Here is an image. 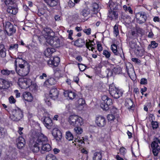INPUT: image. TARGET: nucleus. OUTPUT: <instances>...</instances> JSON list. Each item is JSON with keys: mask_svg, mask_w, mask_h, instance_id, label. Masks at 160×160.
I'll return each mask as SVG.
<instances>
[{"mask_svg": "<svg viewBox=\"0 0 160 160\" xmlns=\"http://www.w3.org/2000/svg\"><path fill=\"white\" fill-rule=\"evenodd\" d=\"M36 143L41 146V150L40 151L42 153H44L48 152L51 149L50 145L48 143V140L47 137L41 133L39 135L38 138L34 140Z\"/></svg>", "mask_w": 160, "mask_h": 160, "instance_id": "obj_1", "label": "nucleus"}, {"mask_svg": "<svg viewBox=\"0 0 160 160\" xmlns=\"http://www.w3.org/2000/svg\"><path fill=\"white\" fill-rule=\"evenodd\" d=\"M17 62L21 63H19V67L20 68L18 70H16L17 74L21 76H26L29 72L30 66L29 64L25 60L22 59V58H18L15 60V65Z\"/></svg>", "mask_w": 160, "mask_h": 160, "instance_id": "obj_2", "label": "nucleus"}, {"mask_svg": "<svg viewBox=\"0 0 160 160\" xmlns=\"http://www.w3.org/2000/svg\"><path fill=\"white\" fill-rule=\"evenodd\" d=\"M18 84L22 89H26L28 88L32 90H35L38 87L36 83L31 79L24 78L18 79Z\"/></svg>", "mask_w": 160, "mask_h": 160, "instance_id": "obj_3", "label": "nucleus"}, {"mask_svg": "<svg viewBox=\"0 0 160 160\" xmlns=\"http://www.w3.org/2000/svg\"><path fill=\"white\" fill-rule=\"evenodd\" d=\"M23 117L22 111L18 107L12 109L11 113V119L15 121L20 120Z\"/></svg>", "mask_w": 160, "mask_h": 160, "instance_id": "obj_4", "label": "nucleus"}, {"mask_svg": "<svg viewBox=\"0 0 160 160\" xmlns=\"http://www.w3.org/2000/svg\"><path fill=\"white\" fill-rule=\"evenodd\" d=\"M151 146L152 149V153L155 156H157L160 152V136L155 137L152 142Z\"/></svg>", "mask_w": 160, "mask_h": 160, "instance_id": "obj_5", "label": "nucleus"}, {"mask_svg": "<svg viewBox=\"0 0 160 160\" xmlns=\"http://www.w3.org/2000/svg\"><path fill=\"white\" fill-rule=\"evenodd\" d=\"M109 91L112 97L116 99L122 96L123 93L121 90L113 86H111L109 87Z\"/></svg>", "mask_w": 160, "mask_h": 160, "instance_id": "obj_6", "label": "nucleus"}, {"mask_svg": "<svg viewBox=\"0 0 160 160\" xmlns=\"http://www.w3.org/2000/svg\"><path fill=\"white\" fill-rule=\"evenodd\" d=\"M102 99L103 102L100 104L101 108L104 110H108L109 109L108 106L112 104V100L106 95L102 96Z\"/></svg>", "mask_w": 160, "mask_h": 160, "instance_id": "obj_7", "label": "nucleus"}, {"mask_svg": "<svg viewBox=\"0 0 160 160\" xmlns=\"http://www.w3.org/2000/svg\"><path fill=\"white\" fill-rule=\"evenodd\" d=\"M46 40L48 44L53 47L57 48L60 46V40L57 37L50 36V37L47 39Z\"/></svg>", "mask_w": 160, "mask_h": 160, "instance_id": "obj_8", "label": "nucleus"}, {"mask_svg": "<svg viewBox=\"0 0 160 160\" xmlns=\"http://www.w3.org/2000/svg\"><path fill=\"white\" fill-rule=\"evenodd\" d=\"M130 45L131 48H134V52L136 55L141 57L143 55L144 50L138 46H137L133 41H131L130 42Z\"/></svg>", "mask_w": 160, "mask_h": 160, "instance_id": "obj_9", "label": "nucleus"}, {"mask_svg": "<svg viewBox=\"0 0 160 160\" xmlns=\"http://www.w3.org/2000/svg\"><path fill=\"white\" fill-rule=\"evenodd\" d=\"M136 18L137 22L139 24L144 23L147 19L146 13L144 12H139L136 13Z\"/></svg>", "mask_w": 160, "mask_h": 160, "instance_id": "obj_10", "label": "nucleus"}, {"mask_svg": "<svg viewBox=\"0 0 160 160\" xmlns=\"http://www.w3.org/2000/svg\"><path fill=\"white\" fill-rule=\"evenodd\" d=\"M39 135L37 133H34L33 134V136L32 137V139L33 141V145L31 147V149L33 152H37L40 150V146L37 143H36L34 140L36 138H38Z\"/></svg>", "mask_w": 160, "mask_h": 160, "instance_id": "obj_11", "label": "nucleus"}, {"mask_svg": "<svg viewBox=\"0 0 160 160\" xmlns=\"http://www.w3.org/2000/svg\"><path fill=\"white\" fill-rule=\"evenodd\" d=\"M107 121L105 118L102 116H99L96 118V123L97 125L100 127H104L106 124Z\"/></svg>", "mask_w": 160, "mask_h": 160, "instance_id": "obj_12", "label": "nucleus"}, {"mask_svg": "<svg viewBox=\"0 0 160 160\" xmlns=\"http://www.w3.org/2000/svg\"><path fill=\"white\" fill-rule=\"evenodd\" d=\"M52 134L57 141H59L61 140L62 134L60 131L57 128H54L53 129Z\"/></svg>", "mask_w": 160, "mask_h": 160, "instance_id": "obj_13", "label": "nucleus"}, {"mask_svg": "<svg viewBox=\"0 0 160 160\" xmlns=\"http://www.w3.org/2000/svg\"><path fill=\"white\" fill-rule=\"evenodd\" d=\"M42 119H43V122L45 126L48 129H51L53 125L51 119L48 117H43Z\"/></svg>", "mask_w": 160, "mask_h": 160, "instance_id": "obj_14", "label": "nucleus"}, {"mask_svg": "<svg viewBox=\"0 0 160 160\" xmlns=\"http://www.w3.org/2000/svg\"><path fill=\"white\" fill-rule=\"evenodd\" d=\"M58 91L56 88H52L50 91L49 96L50 98L53 100L58 98Z\"/></svg>", "mask_w": 160, "mask_h": 160, "instance_id": "obj_15", "label": "nucleus"}, {"mask_svg": "<svg viewBox=\"0 0 160 160\" xmlns=\"http://www.w3.org/2000/svg\"><path fill=\"white\" fill-rule=\"evenodd\" d=\"M17 146L19 149H21L24 146L26 142L22 137H19L17 140Z\"/></svg>", "mask_w": 160, "mask_h": 160, "instance_id": "obj_16", "label": "nucleus"}, {"mask_svg": "<svg viewBox=\"0 0 160 160\" xmlns=\"http://www.w3.org/2000/svg\"><path fill=\"white\" fill-rule=\"evenodd\" d=\"M125 105L129 110L133 109L134 106L132 100L130 98H127L126 99Z\"/></svg>", "mask_w": 160, "mask_h": 160, "instance_id": "obj_17", "label": "nucleus"}, {"mask_svg": "<svg viewBox=\"0 0 160 160\" xmlns=\"http://www.w3.org/2000/svg\"><path fill=\"white\" fill-rule=\"evenodd\" d=\"M60 62L59 58L58 57H55L52 59H50L48 61V64L52 65L55 67H57L59 64Z\"/></svg>", "mask_w": 160, "mask_h": 160, "instance_id": "obj_18", "label": "nucleus"}, {"mask_svg": "<svg viewBox=\"0 0 160 160\" xmlns=\"http://www.w3.org/2000/svg\"><path fill=\"white\" fill-rule=\"evenodd\" d=\"M108 17L111 20H116L118 18V12L116 11L109 10Z\"/></svg>", "mask_w": 160, "mask_h": 160, "instance_id": "obj_19", "label": "nucleus"}, {"mask_svg": "<svg viewBox=\"0 0 160 160\" xmlns=\"http://www.w3.org/2000/svg\"><path fill=\"white\" fill-rule=\"evenodd\" d=\"M64 95L65 97H68L70 99L74 98L76 95L75 93L69 90L65 91L64 92Z\"/></svg>", "mask_w": 160, "mask_h": 160, "instance_id": "obj_20", "label": "nucleus"}, {"mask_svg": "<svg viewBox=\"0 0 160 160\" xmlns=\"http://www.w3.org/2000/svg\"><path fill=\"white\" fill-rule=\"evenodd\" d=\"M44 32L45 33L47 34L45 35V36L44 37L43 39L45 40L47 39L50 36H52L53 35V32L49 28H45L44 29Z\"/></svg>", "mask_w": 160, "mask_h": 160, "instance_id": "obj_21", "label": "nucleus"}, {"mask_svg": "<svg viewBox=\"0 0 160 160\" xmlns=\"http://www.w3.org/2000/svg\"><path fill=\"white\" fill-rule=\"evenodd\" d=\"M23 97L24 99L28 102H31L33 99V97L31 93L28 92L23 93Z\"/></svg>", "mask_w": 160, "mask_h": 160, "instance_id": "obj_22", "label": "nucleus"}, {"mask_svg": "<svg viewBox=\"0 0 160 160\" xmlns=\"http://www.w3.org/2000/svg\"><path fill=\"white\" fill-rule=\"evenodd\" d=\"M56 51L54 48H47L44 51V54L45 56L47 57H50L53 52Z\"/></svg>", "mask_w": 160, "mask_h": 160, "instance_id": "obj_23", "label": "nucleus"}, {"mask_svg": "<svg viewBox=\"0 0 160 160\" xmlns=\"http://www.w3.org/2000/svg\"><path fill=\"white\" fill-rule=\"evenodd\" d=\"M56 82V80L53 78H51L46 80L44 83V86L48 87L49 85H52Z\"/></svg>", "mask_w": 160, "mask_h": 160, "instance_id": "obj_24", "label": "nucleus"}, {"mask_svg": "<svg viewBox=\"0 0 160 160\" xmlns=\"http://www.w3.org/2000/svg\"><path fill=\"white\" fill-rule=\"evenodd\" d=\"M44 1L48 5L52 7L57 6L59 3L58 0H44Z\"/></svg>", "mask_w": 160, "mask_h": 160, "instance_id": "obj_25", "label": "nucleus"}, {"mask_svg": "<svg viewBox=\"0 0 160 160\" xmlns=\"http://www.w3.org/2000/svg\"><path fill=\"white\" fill-rule=\"evenodd\" d=\"M76 118L75 121V126H80L82 125L83 124V121L82 118L79 117L78 116H76Z\"/></svg>", "mask_w": 160, "mask_h": 160, "instance_id": "obj_26", "label": "nucleus"}, {"mask_svg": "<svg viewBox=\"0 0 160 160\" xmlns=\"http://www.w3.org/2000/svg\"><path fill=\"white\" fill-rule=\"evenodd\" d=\"M85 44L84 39L79 38L74 42V45L79 47H82Z\"/></svg>", "mask_w": 160, "mask_h": 160, "instance_id": "obj_27", "label": "nucleus"}, {"mask_svg": "<svg viewBox=\"0 0 160 160\" xmlns=\"http://www.w3.org/2000/svg\"><path fill=\"white\" fill-rule=\"evenodd\" d=\"M102 152L100 151L95 152L92 157L93 160H102Z\"/></svg>", "mask_w": 160, "mask_h": 160, "instance_id": "obj_28", "label": "nucleus"}, {"mask_svg": "<svg viewBox=\"0 0 160 160\" xmlns=\"http://www.w3.org/2000/svg\"><path fill=\"white\" fill-rule=\"evenodd\" d=\"M118 5L117 3H114L112 2H109V7L110 8V10H116L118 9Z\"/></svg>", "mask_w": 160, "mask_h": 160, "instance_id": "obj_29", "label": "nucleus"}, {"mask_svg": "<svg viewBox=\"0 0 160 160\" xmlns=\"http://www.w3.org/2000/svg\"><path fill=\"white\" fill-rule=\"evenodd\" d=\"M76 115H71L68 118V122L69 124L71 126H72L75 127V124L76 123H75V119L76 118H75Z\"/></svg>", "mask_w": 160, "mask_h": 160, "instance_id": "obj_30", "label": "nucleus"}, {"mask_svg": "<svg viewBox=\"0 0 160 160\" xmlns=\"http://www.w3.org/2000/svg\"><path fill=\"white\" fill-rule=\"evenodd\" d=\"M3 26L5 29V31L6 32L8 36H9V32H10V22H6L3 23Z\"/></svg>", "mask_w": 160, "mask_h": 160, "instance_id": "obj_31", "label": "nucleus"}, {"mask_svg": "<svg viewBox=\"0 0 160 160\" xmlns=\"http://www.w3.org/2000/svg\"><path fill=\"white\" fill-rule=\"evenodd\" d=\"M6 49L3 45L0 44V55L2 58L5 57L6 56Z\"/></svg>", "mask_w": 160, "mask_h": 160, "instance_id": "obj_32", "label": "nucleus"}, {"mask_svg": "<svg viewBox=\"0 0 160 160\" xmlns=\"http://www.w3.org/2000/svg\"><path fill=\"white\" fill-rule=\"evenodd\" d=\"M111 48L112 52L114 53L115 55L119 56L120 53L118 51L117 47L116 44H113L111 46Z\"/></svg>", "mask_w": 160, "mask_h": 160, "instance_id": "obj_33", "label": "nucleus"}, {"mask_svg": "<svg viewBox=\"0 0 160 160\" xmlns=\"http://www.w3.org/2000/svg\"><path fill=\"white\" fill-rule=\"evenodd\" d=\"M12 6H11V10H12V14L13 15H16L18 12V5L17 4H11Z\"/></svg>", "mask_w": 160, "mask_h": 160, "instance_id": "obj_34", "label": "nucleus"}, {"mask_svg": "<svg viewBox=\"0 0 160 160\" xmlns=\"http://www.w3.org/2000/svg\"><path fill=\"white\" fill-rule=\"evenodd\" d=\"M72 145L75 146H76V143L78 142L79 144H82L84 143L83 141V138L82 137V138H80V137H77V138H75L74 140V142H72Z\"/></svg>", "mask_w": 160, "mask_h": 160, "instance_id": "obj_35", "label": "nucleus"}, {"mask_svg": "<svg viewBox=\"0 0 160 160\" xmlns=\"http://www.w3.org/2000/svg\"><path fill=\"white\" fill-rule=\"evenodd\" d=\"M44 100L45 104L47 105L48 107H52V102L50 97L46 96Z\"/></svg>", "mask_w": 160, "mask_h": 160, "instance_id": "obj_36", "label": "nucleus"}, {"mask_svg": "<svg viewBox=\"0 0 160 160\" xmlns=\"http://www.w3.org/2000/svg\"><path fill=\"white\" fill-rule=\"evenodd\" d=\"M126 67L127 72L129 77L130 76L133 75L135 73V71L132 66L130 68H128L127 66H126Z\"/></svg>", "mask_w": 160, "mask_h": 160, "instance_id": "obj_37", "label": "nucleus"}, {"mask_svg": "<svg viewBox=\"0 0 160 160\" xmlns=\"http://www.w3.org/2000/svg\"><path fill=\"white\" fill-rule=\"evenodd\" d=\"M158 45V43H156L154 41H152L150 44H149L148 47V49H150L151 48H156Z\"/></svg>", "mask_w": 160, "mask_h": 160, "instance_id": "obj_38", "label": "nucleus"}, {"mask_svg": "<svg viewBox=\"0 0 160 160\" xmlns=\"http://www.w3.org/2000/svg\"><path fill=\"white\" fill-rule=\"evenodd\" d=\"M66 138L68 141H71L72 140L73 137L71 132L68 131L66 132Z\"/></svg>", "mask_w": 160, "mask_h": 160, "instance_id": "obj_39", "label": "nucleus"}, {"mask_svg": "<svg viewBox=\"0 0 160 160\" xmlns=\"http://www.w3.org/2000/svg\"><path fill=\"white\" fill-rule=\"evenodd\" d=\"M90 10L88 8L83 9L81 12V14L84 17H86L90 13Z\"/></svg>", "mask_w": 160, "mask_h": 160, "instance_id": "obj_40", "label": "nucleus"}, {"mask_svg": "<svg viewBox=\"0 0 160 160\" xmlns=\"http://www.w3.org/2000/svg\"><path fill=\"white\" fill-rule=\"evenodd\" d=\"M5 4V7L7 8V11L8 13H10V0H5L4 1Z\"/></svg>", "mask_w": 160, "mask_h": 160, "instance_id": "obj_41", "label": "nucleus"}, {"mask_svg": "<svg viewBox=\"0 0 160 160\" xmlns=\"http://www.w3.org/2000/svg\"><path fill=\"white\" fill-rule=\"evenodd\" d=\"M74 130L75 133L78 134H81L83 132L82 129L80 126H75Z\"/></svg>", "mask_w": 160, "mask_h": 160, "instance_id": "obj_42", "label": "nucleus"}, {"mask_svg": "<svg viewBox=\"0 0 160 160\" xmlns=\"http://www.w3.org/2000/svg\"><path fill=\"white\" fill-rule=\"evenodd\" d=\"M92 11L94 14H96L98 12L99 6L96 3H94L92 6Z\"/></svg>", "mask_w": 160, "mask_h": 160, "instance_id": "obj_43", "label": "nucleus"}, {"mask_svg": "<svg viewBox=\"0 0 160 160\" xmlns=\"http://www.w3.org/2000/svg\"><path fill=\"white\" fill-rule=\"evenodd\" d=\"M46 160H56V158L53 154H49L46 156Z\"/></svg>", "mask_w": 160, "mask_h": 160, "instance_id": "obj_44", "label": "nucleus"}, {"mask_svg": "<svg viewBox=\"0 0 160 160\" xmlns=\"http://www.w3.org/2000/svg\"><path fill=\"white\" fill-rule=\"evenodd\" d=\"M123 8L125 11L128 12L130 14H132L133 13V11L132 10L131 7L130 6L128 7L126 5L123 6Z\"/></svg>", "mask_w": 160, "mask_h": 160, "instance_id": "obj_45", "label": "nucleus"}, {"mask_svg": "<svg viewBox=\"0 0 160 160\" xmlns=\"http://www.w3.org/2000/svg\"><path fill=\"white\" fill-rule=\"evenodd\" d=\"M6 130L3 128L0 127V138L4 137Z\"/></svg>", "mask_w": 160, "mask_h": 160, "instance_id": "obj_46", "label": "nucleus"}, {"mask_svg": "<svg viewBox=\"0 0 160 160\" xmlns=\"http://www.w3.org/2000/svg\"><path fill=\"white\" fill-rule=\"evenodd\" d=\"M116 116L115 113L114 114H109L107 116V118L108 121H113V120L115 118Z\"/></svg>", "mask_w": 160, "mask_h": 160, "instance_id": "obj_47", "label": "nucleus"}, {"mask_svg": "<svg viewBox=\"0 0 160 160\" xmlns=\"http://www.w3.org/2000/svg\"><path fill=\"white\" fill-rule=\"evenodd\" d=\"M11 154H12V159L13 160L15 159L16 158L17 155L16 150L15 149H12V150L11 151Z\"/></svg>", "mask_w": 160, "mask_h": 160, "instance_id": "obj_48", "label": "nucleus"}, {"mask_svg": "<svg viewBox=\"0 0 160 160\" xmlns=\"http://www.w3.org/2000/svg\"><path fill=\"white\" fill-rule=\"evenodd\" d=\"M16 26H13L11 24V36L16 32Z\"/></svg>", "mask_w": 160, "mask_h": 160, "instance_id": "obj_49", "label": "nucleus"}, {"mask_svg": "<svg viewBox=\"0 0 160 160\" xmlns=\"http://www.w3.org/2000/svg\"><path fill=\"white\" fill-rule=\"evenodd\" d=\"M4 87L3 89H8L10 86V83L8 81L4 80L3 81Z\"/></svg>", "mask_w": 160, "mask_h": 160, "instance_id": "obj_50", "label": "nucleus"}, {"mask_svg": "<svg viewBox=\"0 0 160 160\" xmlns=\"http://www.w3.org/2000/svg\"><path fill=\"white\" fill-rule=\"evenodd\" d=\"M6 37V34L5 32L0 29V38H1L2 39L5 38Z\"/></svg>", "mask_w": 160, "mask_h": 160, "instance_id": "obj_51", "label": "nucleus"}, {"mask_svg": "<svg viewBox=\"0 0 160 160\" xmlns=\"http://www.w3.org/2000/svg\"><path fill=\"white\" fill-rule=\"evenodd\" d=\"M114 33L117 36L119 34V30L118 29V26L116 24L114 27L113 28Z\"/></svg>", "mask_w": 160, "mask_h": 160, "instance_id": "obj_52", "label": "nucleus"}, {"mask_svg": "<svg viewBox=\"0 0 160 160\" xmlns=\"http://www.w3.org/2000/svg\"><path fill=\"white\" fill-rule=\"evenodd\" d=\"M151 124L153 129H156L158 127V123L157 121H152L151 122Z\"/></svg>", "mask_w": 160, "mask_h": 160, "instance_id": "obj_53", "label": "nucleus"}, {"mask_svg": "<svg viewBox=\"0 0 160 160\" xmlns=\"http://www.w3.org/2000/svg\"><path fill=\"white\" fill-rule=\"evenodd\" d=\"M103 54L107 58H109L111 56L110 53L107 50H104L103 52Z\"/></svg>", "mask_w": 160, "mask_h": 160, "instance_id": "obj_54", "label": "nucleus"}, {"mask_svg": "<svg viewBox=\"0 0 160 160\" xmlns=\"http://www.w3.org/2000/svg\"><path fill=\"white\" fill-rule=\"evenodd\" d=\"M121 18L124 20H125L126 21H127V20H128V21H129L131 19V17L127 14H122L121 16Z\"/></svg>", "mask_w": 160, "mask_h": 160, "instance_id": "obj_55", "label": "nucleus"}, {"mask_svg": "<svg viewBox=\"0 0 160 160\" xmlns=\"http://www.w3.org/2000/svg\"><path fill=\"white\" fill-rule=\"evenodd\" d=\"M78 102L79 106H82L85 103V101L82 98H80L78 100Z\"/></svg>", "mask_w": 160, "mask_h": 160, "instance_id": "obj_56", "label": "nucleus"}, {"mask_svg": "<svg viewBox=\"0 0 160 160\" xmlns=\"http://www.w3.org/2000/svg\"><path fill=\"white\" fill-rule=\"evenodd\" d=\"M1 73L3 75H8L10 74V71L7 69H3L1 71Z\"/></svg>", "mask_w": 160, "mask_h": 160, "instance_id": "obj_57", "label": "nucleus"}, {"mask_svg": "<svg viewBox=\"0 0 160 160\" xmlns=\"http://www.w3.org/2000/svg\"><path fill=\"white\" fill-rule=\"evenodd\" d=\"M89 41H90V48H91L90 50L93 51V50L94 49V46L95 45V43H94L93 40L91 41L89 40Z\"/></svg>", "mask_w": 160, "mask_h": 160, "instance_id": "obj_58", "label": "nucleus"}, {"mask_svg": "<svg viewBox=\"0 0 160 160\" xmlns=\"http://www.w3.org/2000/svg\"><path fill=\"white\" fill-rule=\"evenodd\" d=\"M113 72L117 74L120 73L121 71V68H114L113 69Z\"/></svg>", "mask_w": 160, "mask_h": 160, "instance_id": "obj_59", "label": "nucleus"}, {"mask_svg": "<svg viewBox=\"0 0 160 160\" xmlns=\"http://www.w3.org/2000/svg\"><path fill=\"white\" fill-rule=\"evenodd\" d=\"M97 48H98V50L99 51H102V48L101 44L99 42H97Z\"/></svg>", "mask_w": 160, "mask_h": 160, "instance_id": "obj_60", "label": "nucleus"}, {"mask_svg": "<svg viewBox=\"0 0 160 160\" xmlns=\"http://www.w3.org/2000/svg\"><path fill=\"white\" fill-rule=\"evenodd\" d=\"M140 83L141 84H146L147 83V80L145 78H142L140 81Z\"/></svg>", "mask_w": 160, "mask_h": 160, "instance_id": "obj_61", "label": "nucleus"}, {"mask_svg": "<svg viewBox=\"0 0 160 160\" xmlns=\"http://www.w3.org/2000/svg\"><path fill=\"white\" fill-rule=\"evenodd\" d=\"M132 61L135 62L138 64H139L141 63V61L138 58H132Z\"/></svg>", "mask_w": 160, "mask_h": 160, "instance_id": "obj_62", "label": "nucleus"}, {"mask_svg": "<svg viewBox=\"0 0 160 160\" xmlns=\"http://www.w3.org/2000/svg\"><path fill=\"white\" fill-rule=\"evenodd\" d=\"M126 151V149L125 148L122 147L120 149V152L121 154L123 155L125 153Z\"/></svg>", "mask_w": 160, "mask_h": 160, "instance_id": "obj_63", "label": "nucleus"}, {"mask_svg": "<svg viewBox=\"0 0 160 160\" xmlns=\"http://www.w3.org/2000/svg\"><path fill=\"white\" fill-rule=\"evenodd\" d=\"M83 32L87 35H89L91 33V29L90 28H88V29H84Z\"/></svg>", "mask_w": 160, "mask_h": 160, "instance_id": "obj_64", "label": "nucleus"}]
</instances>
